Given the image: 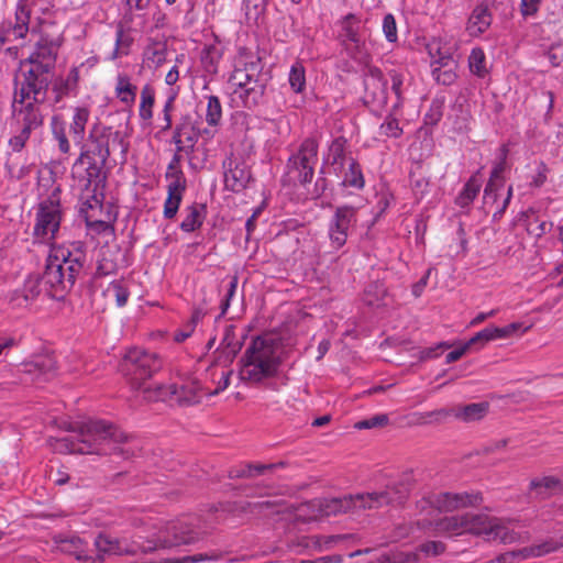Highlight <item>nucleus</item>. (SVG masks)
I'll list each match as a JSON object with an SVG mask.
<instances>
[{"mask_svg":"<svg viewBox=\"0 0 563 563\" xmlns=\"http://www.w3.org/2000/svg\"><path fill=\"white\" fill-rule=\"evenodd\" d=\"M155 96V88L151 84H145L142 87L140 93L139 117L145 123H151L153 119Z\"/></svg>","mask_w":563,"mask_h":563,"instance_id":"nucleus-37","label":"nucleus"},{"mask_svg":"<svg viewBox=\"0 0 563 563\" xmlns=\"http://www.w3.org/2000/svg\"><path fill=\"white\" fill-rule=\"evenodd\" d=\"M386 295V289L380 283H371L364 290L363 301L371 307L379 306Z\"/></svg>","mask_w":563,"mask_h":563,"instance_id":"nucleus-45","label":"nucleus"},{"mask_svg":"<svg viewBox=\"0 0 563 563\" xmlns=\"http://www.w3.org/2000/svg\"><path fill=\"white\" fill-rule=\"evenodd\" d=\"M239 363L241 382L251 386L263 385L279 373V347L271 336H256L245 349Z\"/></svg>","mask_w":563,"mask_h":563,"instance_id":"nucleus-5","label":"nucleus"},{"mask_svg":"<svg viewBox=\"0 0 563 563\" xmlns=\"http://www.w3.org/2000/svg\"><path fill=\"white\" fill-rule=\"evenodd\" d=\"M365 101L376 107L387 104V79L375 66H368L364 73Z\"/></svg>","mask_w":563,"mask_h":563,"instance_id":"nucleus-22","label":"nucleus"},{"mask_svg":"<svg viewBox=\"0 0 563 563\" xmlns=\"http://www.w3.org/2000/svg\"><path fill=\"white\" fill-rule=\"evenodd\" d=\"M471 346L467 342L461 343L457 347H455L453 351L449 352L445 356V363L450 364L453 362H456L460 360L465 353L471 351Z\"/></svg>","mask_w":563,"mask_h":563,"instance_id":"nucleus-61","label":"nucleus"},{"mask_svg":"<svg viewBox=\"0 0 563 563\" xmlns=\"http://www.w3.org/2000/svg\"><path fill=\"white\" fill-rule=\"evenodd\" d=\"M222 49L217 44H209L206 45L200 55V62L202 65L203 70L210 75L213 76L218 74L219 70V63L222 58Z\"/></svg>","mask_w":563,"mask_h":563,"instance_id":"nucleus-35","label":"nucleus"},{"mask_svg":"<svg viewBox=\"0 0 563 563\" xmlns=\"http://www.w3.org/2000/svg\"><path fill=\"white\" fill-rule=\"evenodd\" d=\"M459 46L456 41L451 35H439L431 37L426 49L430 58L439 57L440 59H450V56H454Z\"/></svg>","mask_w":563,"mask_h":563,"instance_id":"nucleus-26","label":"nucleus"},{"mask_svg":"<svg viewBox=\"0 0 563 563\" xmlns=\"http://www.w3.org/2000/svg\"><path fill=\"white\" fill-rule=\"evenodd\" d=\"M356 208L352 206L338 207L328 225L330 245L340 250L347 240L350 229L356 223Z\"/></svg>","mask_w":563,"mask_h":563,"instance_id":"nucleus-17","label":"nucleus"},{"mask_svg":"<svg viewBox=\"0 0 563 563\" xmlns=\"http://www.w3.org/2000/svg\"><path fill=\"white\" fill-rule=\"evenodd\" d=\"M443 115V103L440 101H432L429 111L424 115L427 124L435 125Z\"/></svg>","mask_w":563,"mask_h":563,"instance_id":"nucleus-56","label":"nucleus"},{"mask_svg":"<svg viewBox=\"0 0 563 563\" xmlns=\"http://www.w3.org/2000/svg\"><path fill=\"white\" fill-rule=\"evenodd\" d=\"M388 77H389V80L391 82L390 85V89L391 91L394 92V95L396 96V103L394 104V109H398L399 107H401L402 104V101H404V79H405V76L402 73L398 71V70H390L388 73Z\"/></svg>","mask_w":563,"mask_h":563,"instance_id":"nucleus-46","label":"nucleus"},{"mask_svg":"<svg viewBox=\"0 0 563 563\" xmlns=\"http://www.w3.org/2000/svg\"><path fill=\"white\" fill-rule=\"evenodd\" d=\"M495 341L493 331L490 327H487L481 331H478L474 336H472L468 341V345L472 350L478 351L483 349L488 342Z\"/></svg>","mask_w":563,"mask_h":563,"instance_id":"nucleus-49","label":"nucleus"},{"mask_svg":"<svg viewBox=\"0 0 563 563\" xmlns=\"http://www.w3.org/2000/svg\"><path fill=\"white\" fill-rule=\"evenodd\" d=\"M345 143L343 137H336L330 145V154L332 156L333 164H344L345 159Z\"/></svg>","mask_w":563,"mask_h":563,"instance_id":"nucleus-52","label":"nucleus"},{"mask_svg":"<svg viewBox=\"0 0 563 563\" xmlns=\"http://www.w3.org/2000/svg\"><path fill=\"white\" fill-rule=\"evenodd\" d=\"M18 128V132L9 140V145L14 152H21L24 148L33 131L32 129H26L24 126Z\"/></svg>","mask_w":563,"mask_h":563,"instance_id":"nucleus-50","label":"nucleus"},{"mask_svg":"<svg viewBox=\"0 0 563 563\" xmlns=\"http://www.w3.org/2000/svg\"><path fill=\"white\" fill-rule=\"evenodd\" d=\"M15 21L5 20L0 23V47L7 43L24 38L29 32L30 15L22 10L14 13Z\"/></svg>","mask_w":563,"mask_h":563,"instance_id":"nucleus-24","label":"nucleus"},{"mask_svg":"<svg viewBox=\"0 0 563 563\" xmlns=\"http://www.w3.org/2000/svg\"><path fill=\"white\" fill-rule=\"evenodd\" d=\"M185 55H178L176 57V65H174L165 76V82L168 86H174L179 79L178 64L183 63Z\"/></svg>","mask_w":563,"mask_h":563,"instance_id":"nucleus-63","label":"nucleus"},{"mask_svg":"<svg viewBox=\"0 0 563 563\" xmlns=\"http://www.w3.org/2000/svg\"><path fill=\"white\" fill-rule=\"evenodd\" d=\"M250 180L251 172L244 163H235L234 166L230 163V167L224 173V183L229 189L240 191L246 188Z\"/></svg>","mask_w":563,"mask_h":563,"instance_id":"nucleus-29","label":"nucleus"},{"mask_svg":"<svg viewBox=\"0 0 563 563\" xmlns=\"http://www.w3.org/2000/svg\"><path fill=\"white\" fill-rule=\"evenodd\" d=\"M431 76L435 82L443 86H451L457 79L456 65L446 67L445 69L441 70H432Z\"/></svg>","mask_w":563,"mask_h":563,"instance_id":"nucleus-48","label":"nucleus"},{"mask_svg":"<svg viewBox=\"0 0 563 563\" xmlns=\"http://www.w3.org/2000/svg\"><path fill=\"white\" fill-rule=\"evenodd\" d=\"M57 46L48 37L42 36L35 44L30 56L20 63L21 80L27 87L48 89L51 77L55 68Z\"/></svg>","mask_w":563,"mask_h":563,"instance_id":"nucleus-8","label":"nucleus"},{"mask_svg":"<svg viewBox=\"0 0 563 563\" xmlns=\"http://www.w3.org/2000/svg\"><path fill=\"white\" fill-rule=\"evenodd\" d=\"M117 147L121 150L123 156L126 155L129 143L123 133L112 126L95 123L89 131L88 145H82L80 152L106 164L111 151Z\"/></svg>","mask_w":563,"mask_h":563,"instance_id":"nucleus-11","label":"nucleus"},{"mask_svg":"<svg viewBox=\"0 0 563 563\" xmlns=\"http://www.w3.org/2000/svg\"><path fill=\"white\" fill-rule=\"evenodd\" d=\"M470 73L478 79H485L489 75V67L485 52L482 47H474L467 58Z\"/></svg>","mask_w":563,"mask_h":563,"instance_id":"nucleus-36","label":"nucleus"},{"mask_svg":"<svg viewBox=\"0 0 563 563\" xmlns=\"http://www.w3.org/2000/svg\"><path fill=\"white\" fill-rule=\"evenodd\" d=\"M288 82L295 93H302L306 90V69L300 62L291 65Z\"/></svg>","mask_w":563,"mask_h":563,"instance_id":"nucleus-41","label":"nucleus"},{"mask_svg":"<svg viewBox=\"0 0 563 563\" xmlns=\"http://www.w3.org/2000/svg\"><path fill=\"white\" fill-rule=\"evenodd\" d=\"M186 135V124L179 123L175 126L172 142L176 145V153L173 159L174 163L179 162V153L184 152L186 150L184 136Z\"/></svg>","mask_w":563,"mask_h":563,"instance_id":"nucleus-51","label":"nucleus"},{"mask_svg":"<svg viewBox=\"0 0 563 563\" xmlns=\"http://www.w3.org/2000/svg\"><path fill=\"white\" fill-rule=\"evenodd\" d=\"M75 435L57 441L56 450L64 453L109 454L119 450L126 435L106 420L88 419L70 424Z\"/></svg>","mask_w":563,"mask_h":563,"instance_id":"nucleus-4","label":"nucleus"},{"mask_svg":"<svg viewBox=\"0 0 563 563\" xmlns=\"http://www.w3.org/2000/svg\"><path fill=\"white\" fill-rule=\"evenodd\" d=\"M346 51L351 57L362 64H367L369 54L366 47V40L362 31L361 20L353 13L346 14L341 20V34Z\"/></svg>","mask_w":563,"mask_h":563,"instance_id":"nucleus-14","label":"nucleus"},{"mask_svg":"<svg viewBox=\"0 0 563 563\" xmlns=\"http://www.w3.org/2000/svg\"><path fill=\"white\" fill-rule=\"evenodd\" d=\"M487 411V402H474L465 406L457 405L451 408H441L429 411L426 412V418L434 421H441L449 417H454L464 422H472L484 418Z\"/></svg>","mask_w":563,"mask_h":563,"instance_id":"nucleus-20","label":"nucleus"},{"mask_svg":"<svg viewBox=\"0 0 563 563\" xmlns=\"http://www.w3.org/2000/svg\"><path fill=\"white\" fill-rule=\"evenodd\" d=\"M176 93L177 92H175L173 96H170L165 101V104L163 107L162 113H163L164 124L161 126V130L163 132L168 131L169 129H172V124H173V122H172V111L174 110V103H175Z\"/></svg>","mask_w":563,"mask_h":563,"instance_id":"nucleus-55","label":"nucleus"},{"mask_svg":"<svg viewBox=\"0 0 563 563\" xmlns=\"http://www.w3.org/2000/svg\"><path fill=\"white\" fill-rule=\"evenodd\" d=\"M438 533L459 536L465 532L483 537L487 541L508 544L519 539V534L498 518L487 515H461L444 517L434 523Z\"/></svg>","mask_w":563,"mask_h":563,"instance_id":"nucleus-7","label":"nucleus"},{"mask_svg":"<svg viewBox=\"0 0 563 563\" xmlns=\"http://www.w3.org/2000/svg\"><path fill=\"white\" fill-rule=\"evenodd\" d=\"M482 501L478 493H439L431 494L421 501V508L429 505L439 511H454L468 506H476Z\"/></svg>","mask_w":563,"mask_h":563,"instance_id":"nucleus-18","label":"nucleus"},{"mask_svg":"<svg viewBox=\"0 0 563 563\" xmlns=\"http://www.w3.org/2000/svg\"><path fill=\"white\" fill-rule=\"evenodd\" d=\"M87 227L95 230L98 233H104L111 231V225L101 216H93V218L86 220Z\"/></svg>","mask_w":563,"mask_h":563,"instance_id":"nucleus-58","label":"nucleus"},{"mask_svg":"<svg viewBox=\"0 0 563 563\" xmlns=\"http://www.w3.org/2000/svg\"><path fill=\"white\" fill-rule=\"evenodd\" d=\"M492 22L493 15L488 5L481 3L472 11L467 21L466 31L471 36H479L489 29Z\"/></svg>","mask_w":563,"mask_h":563,"instance_id":"nucleus-28","label":"nucleus"},{"mask_svg":"<svg viewBox=\"0 0 563 563\" xmlns=\"http://www.w3.org/2000/svg\"><path fill=\"white\" fill-rule=\"evenodd\" d=\"M206 122L211 128L220 125L222 120V104L217 96L207 97Z\"/></svg>","mask_w":563,"mask_h":563,"instance_id":"nucleus-42","label":"nucleus"},{"mask_svg":"<svg viewBox=\"0 0 563 563\" xmlns=\"http://www.w3.org/2000/svg\"><path fill=\"white\" fill-rule=\"evenodd\" d=\"M52 139L58 151L64 156L69 155L71 146L67 136L66 123L60 115H54L51 120Z\"/></svg>","mask_w":563,"mask_h":563,"instance_id":"nucleus-34","label":"nucleus"},{"mask_svg":"<svg viewBox=\"0 0 563 563\" xmlns=\"http://www.w3.org/2000/svg\"><path fill=\"white\" fill-rule=\"evenodd\" d=\"M162 366V362L154 353L140 349L129 350L121 364L120 371L130 380L134 389H142L144 397L148 400L150 395H155V388L146 385V380L152 377Z\"/></svg>","mask_w":563,"mask_h":563,"instance_id":"nucleus-10","label":"nucleus"},{"mask_svg":"<svg viewBox=\"0 0 563 563\" xmlns=\"http://www.w3.org/2000/svg\"><path fill=\"white\" fill-rule=\"evenodd\" d=\"M59 192L60 190L55 188L52 194L37 206L33 236L38 243L51 244L59 230L63 214Z\"/></svg>","mask_w":563,"mask_h":563,"instance_id":"nucleus-12","label":"nucleus"},{"mask_svg":"<svg viewBox=\"0 0 563 563\" xmlns=\"http://www.w3.org/2000/svg\"><path fill=\"white\" fill-rule=\"evenodd\" d=\"M48 89L30 87L26 84L18 82L12 101V117L18 126L32 130L43 124L41 103L45 100Z\"/></svg>","mask_w":563,"mask_h":563,"instance_id":"nucleus-9","label":"nucleus"},{"mask_svg":"<svg viewBox=\"0 0 563 563\" xmlns=\"http://www.w3.org/2000/svg\"><path fill=\"white\" fill-rule=\"evenodd\" d=\"M383 32L386 40L389 43H395L398 40L397 33V24L395 16L391 13H388L383 19Z\"/></svg>","mask_w":563,"mask_h":563,"instance_id":"nucleus-53","label":"nucleus"},{"mask_svg":"<svg viewBox=\"0 0 563 563\" xmlns=\"http://www.w3.org/2000/svg\"><path fill=\"white\" fill-rule=\"evenodd\" d=\"M318 150L319 144L314 139L303 140L297 152L288 158L287 174L301 185L310 183L318 163Z\"/></svg>","mask_w":563,"mask_h":563,"instance_id":"nucleus-13","label":"nucleus"},{"mask_svg":"<svg viewBox=\"0 0 563 563\" xmlns=\"http://www.w3.org/2000/svg\"><path fill=\"white\" fill-rule=\"evenodd\" d=\"M137 87L132 82L128 74L120 73L115 77L114 95L118 100L128 108L135 103Z\"/></svg>","mask_w":563,"mask_h":563,"instance_id":"nucleus-30","label":"nucleus"},{"mask_svg":"<svg viewBox=\"0 0 563 563\" xmlns=\"http://www.w3.org/2000/svg\"><path fill=\"white\" fill-rule=\"evenodd\" d=\"M85 262L86 254L79 244L52 246L41 280L37 276H29L23 287L11 295V303L26 307L40 295V283L51 297L62 298L74 286Z\"/></svg>","mask_w":563,"mask_h":563,"instance_id":"nucleus-1","label":"nucleus"},{"mask_svg":"<svg viewBox=\"0 0 563 563\" xmlns=\"http://www.w3.org/2000/svg\"><path fill=\"white\" fill-rule=\"evenodd\" d=\"M125 32L122 25H117L114 48L109 57L111 60H115L129 54L133 38L126 35Z\"/></svg>","mask_w":563,"mask_h":563,"instance_id":"nucleus-40","label":"nucleus"},{"mask_svg":"<svg viewBox=\"0 0 563 563\" xmlns=\"http://www.w3.org/2000/svg\"><path fill=\"white\" fill-rule=\"evenodd\" d=\"M343 185L356 189H362L365 185L362 168L352 157L347 161V169L344 173Z\"/></svg>","mask_w":563,"mask_h":563,"instance_id":"nucleus-39","label":"nucleus"},{"mask_svg":"<svg viewBox=\"0 0 563 563\" xmlns=\"http://www.w3.org/2000/svg\"><path fill=\"white\" fill-rule=\"evenodd\" d=\"M402 133L401 128L399 126V122L395 118H387L380 124V134L387 137H399Z\"/></svg>","mask_w":563,"mask_h":563,"instance_id":"nucleus-54","label":"nucleus"},{"mask_svg":"<svg viewBox=\"0 0 563 563\" xmlns=\"http://www.w3.org/2000/svg\"><path fill=\"white\" fill-rule=\"evenodd\" d=\"M232 100L244 108L254 109L264 101L267 78L258 57L240 54L229 77Z\"/></svg>","mask_w":563,"mask_h":563,"instance_id":"nucleus-6","label":"nucleus"},{"mask_svg":"<svg viewBox=\"0 0 563 563\" xmlns=\"http://www.w3.org/2000/svg\"><path fill=\"white\" fill-rule=\"evenodd\" d=\"M220 560V554L216 551L209 553H197L192 555L167 558L162 563H200V562H217Z\"/></svg>","mask_w":563,"mask_h":563,"instance_id":"nucleus-44","label":"nucleus"},{"mask_svg":"<svg viewBox=\"0 0 563 563\" xmlns=\"http://www.w3.org/2000/svg\"><path fill=\"white\" fill-rule=\"evenodd\" d=\"M104 295L114 297L117 306L121 308L126 305L130 291L123 279H117L108 285Z\"/></svg>","mask_w":563,"mask_h":563,"instance_id":"nucleus-43","label":"nucleus"},{"mask_svg":"<svg viewBox=\"0 0 563 563\" xmlns=\"http://www.w3.org/2000/svg\"><path fill=\"white\" fill-rule=\"evenodd\" d=\"M90 119V109L86 106H78L73 109L71 121L69 124V132L73 136V140L77 144H81L85 134L86 126Z\"/></svg>","mask_w":563,"mask_h":563,"instance_id":"nucleus-31","label":"nucleus"},{"mask_svg":"<svg viewBox=\"0 0 563 563\" xmlns=\"http://www.w3.org/2000/svg\"><path fill=\"white\" fill-rule=\"evenodd\" d=\"M194 518L181 517L162 528L153 539L145 542L119 539L107 533H99L95 539V548L100 561L107 555H135L158 549H169L181 544L194 543L198 539Z\"/></svg>","mask_w":563,"mask_h":563,"instance_id":"nucleus-3","label":"nucleus"},{"mask_svg":"<svg viewBox=\"0 0 563 563\" xmlns=\"http://www.w3.org/2000/svg\"><path fill=\"white\" fill-rule=\"evenodd\" d=\"M78 189L80 190L79 212L84 216L85 221L93 218V216H101L103 212L104 185Z\"/></svg>","mask_w":563,"mask_h":563,"instance_id":"nucleus-23","label":"nucleus"},{"mask_svg":"<svg viewBox=\"0 0 563 563\" xmlns=\"http://www.w3.org/2000/svg\"><path fill=\"white\" fill-rule=\"evenodd\" d=\"M166 55V44L151 38L142 54L143 63L150 68H157L165 63Z\"/></svg>","mask_w":563,"mask_h":563,"instance_id":"nucleus-33","label":"nucleus"},{"mask_svg":"<svg viewBox=\"0 0 563 563\" xmlns=\"http://www.w3.org/2000/svg\"><path fill=\"white\" fill-rule=\"evenodd\" d=\"M104 166L100 159L90 157L80 152L71 166V177L77 188L96 187L106 185Z\"/></svg>","mask_w":563,"mask_h":563,"instance_id":"nucleus-15","label":"nucleus"},{"mask_svg":"<svg viewBox=\"0 0 563 563\" xmlns=\"http://www.w3.org/2000/svg\"><path fill=\"white\" fill-rule=\"evenodd\" d=\"M530 486L537 492V495L544 497L548 492L560 488L561 485L555 477L547 476L541 479H533Z\"/></svg>","mask_w":563,"mask_h":563,"instance_id":"nucleus-47","label":"nucleus"},{"mask_svg":"<svg viewBox=\"0 0 563 563\" xmlns=\"http://www.w3.org/2000/svg\"><path fill=\"white\" fill-rule=\"evenodd\" d=\"M389 419L387 415H376L372 418L358 421L355 427L357 429H372L376 427H383L388 423Z\"/></svg>","mask_w":563,"mask_h":563,"instance_id":"nucleus-57","label":"nucleus"},{"mask_svg":"<svg viewBox=\"0 0 563 563\" xmlns=\"http://www.w3.org/2000/svg\"><path fill=\"white\" fill-rule=\"evenodd\" d=\"M51 96L48 98L49 106L55 109L65 107L66 98H75L79 92V69L71 67L66 75L56 77L51 80Z\"/></svg>","mask_w":563,"mask_h":563,"instance_id":"nucleus-19","label":"nucleus"},{"mask_svg":"<svg viewBox=\"0 0 563 563\" xmlns=\"http://www.w3.org/2000/svg\"><path fill=\"white\" fill-rule=\"evenodd\" d=\"M166 178L169 180L167 185V198L164 202V218L173 219L178 212L179 206L186 190V179L181 170L174 168L173 164L168 166Z\"/></svg>","mask_w":563,"mask_h":563,"instance_id":"nucleus-21","label":"nucleus"},{"mask_svg":"<svg viewBox=\"0 0 563 563\" xmlns=\"http://www.w3.org/2000/svg\"><path fill=\"white\" fill-rule=\"evenodd\" d=\"M500 153L498 157V162L494 164V167L490 173V177L486 187L484 189V199L485 202H488L489 199L493 201L497 200V191L501 189L505 185V178L503 174L507 168V156H508V146L503 145L500 147Z\"/></svg>","mask_w":563,"mask_h":563,"instance_id":"nucleus-25","label":"nucleus"},{"mask_svg":"<svg viewBox=\"0 0 563 563\" xmlns=\"http://www.w3.org/2000/svg\"><path fill=\"white\" fill-rule=\"evenodd\" d=\"M185 218L179 228L186 233L194 232L201 228L206 219L207 210L205 205L192 203L185 209Z\"/></svg>","mask_w":563,"mask_h":563,"instance_id":"nucleus-32","label":"nucleus"},{"mask_svg":"<svg viewBox=\"0 0 563 563\" xmlns=\"http://www.w3.org/2000/svg\"><path fill=\"white\" fill-rule=\"evenodd\" d=\"M540 0H521L520 11L523 16H531L539 10Z\"/></svg>","mask_w":563,"mask_h":563,"instance_id":"nucleus-64","label":"nucleus"},{"mask_svg":"<svg viewBox=\"0 0 563 563\" xmlns=\"http://www.w3.org/2000/svg\"><path fill=\"white\" fill-rule=\"evenodd\" d=\"M482 188V183L477 176H472L465 183L464 187L455 198V205L460 208H467L472 205Z\"/></svg>","mask_w":563,"mask_h":563,"instance_id":"nucleus-38","label":"nucleus"},{"mask_svg":"<svg viewBox=\"0 0 563 563\" xmlns=\"http://www.w3.org/2000/svg\"><path fill=\"white\" fill-rule=\"evenodd\" d=\"M547 57L552 66H560L563 63V45H553L547 53Z\"/></svg>","mask_w":563,"mask_h":563,"instance_id":"nucleus-62","label":"nucleus"},{"mask_svg":"<svg viewBox=\"0 0 563 563\" xmlns=\"http://www.w3.org/2000/svg\"><path fill=\"white\" fill-rule=\"evenodd\" d=\"M154 393L155 395L148 396V400L177 402L181 406L198 404L203 396L200 385L196 382L179 387L175 384L167 386L158 385L155 387Z\"/></svg>","mask_w":563,"mask_h":563,"instance_id":"nucleus-16","label":"nucleus"},{"mask_svg":"<svg viewBox=\"0 0 563 563\" xmlns=\"http://www.w3.org/2000/svg\"><path fill=\"white\" fill-rule=\"evenodd\" d=\"M56 360L51 353L35 355L24 364V371L35 375L37 378L48 379L56 372Z\"/></svg>","mask_w":563,"mask_h":563,"instance_id":"nucleus-27","label":"nucleus"},{"mask_svg":"<svg viewBox=\"0 0 563 563\" xmlns=\"http://www.w3.org/2000/svg\"><path fill=\"white\" fill-rule=\"evenodd\" d=\"M273 465H265V464H258V465H246L244 466L240 472H238L234 477L240 476H255L258 474H262L265 470L272 468ZM233 477V475H231Z\"/></svg>","mask_w":563,"mask_h":563,"instance_id":"nucleus-59","label":"nucleus"},{"mask_svg":"<svg viewBox=\"0 0 563 563\" xmlns=\"http://www.w3.org/2000/svg\"><path fill=\"white\" fill-rule=\"evenodd\" d=\"M445 550V547L440 541H429L420 547V551L426 553L427 555H439L443 553Z\"/></svg>","mask_w":563,"mask_h":563,"instance_id":"nucleus-60","label":"nucleus"},{"mask_svg":"<svg viewBox=\"0 0 563 563\" xmlns=\"http://www.w3.org/2000/svg\"><path fill=\"white\" fill-rule=\"evenodd\" d=\"M411 484L408 479L389 483L384 490L343 497L313 500L298 508L297 518L302 521L317 520L321 516L356 514L362 510L379 509L384 506H400L409 497Z\"/></svg>","mask_w":563,"mask_h":563,"instance_id":"nucleus-2","label":"nucleus"}]
</instances>
